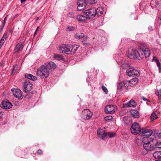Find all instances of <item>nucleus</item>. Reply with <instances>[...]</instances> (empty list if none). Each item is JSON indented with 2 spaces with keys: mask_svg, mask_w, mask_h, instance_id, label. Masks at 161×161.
Listing matches in <instances>:
<instances>
[{
  "mask_svg": "<svg viewBox=\"0 0 161 161\" xmlns=\"http://www.w3.org/2000/svg\"><path fill=\"white\" fill-rule=\"evenodd\" d=\"M79 47L77 45H62L58 47V50L60 53L66 54H74Z\"/></svg>",
  "mask_w": 161,
  "mask_h": 161,
  "instance_id": "1",
  "label": "nucleus"
},
{
  "mask_svg": "<svg viewBox=\"0 0 161 161\" xmlns=\"http://www.w3.org/2000/svg\"><path fill=\"white\" fill-rule=\"evenodd\" d=\"M50 70L44 64L38 68L36 71V75L42 79L47 78L50 74Z\"/></svg>",
  "mask_w": 161,
  "mask_h": 161,
  "instance_id": "2",
  "label": "nucleus"
},
{
  "mask_svg": "<svg viewBox=\"0 0 161 161\" xmlns=\"http://www.w3.org/2000/svg\"><path fill=\"white\" fill-rule=\"evenodd\" d=\"M140 52H138L135 48H130L126 53V56L130 58H137L140 59L139 58Z\"/></svg>",
  "mask_w": 161,
  "mask_h": 161,
  "instance_id": "3",
  "label": "nucleus"
},
{
  "mask_svg": "<svg viewBox=\"0 0 161 161\" xmlns=\"http://www.w3.org/2000/svg\"><path fill=\"white\" fill-rule=\"evenodd\" d=\"M142 130V129L137 123H134L132 124L130 128L131 132L134 135L141 134Z\"/></svg>",
  "mask_w": 161,
  "mask_h": 161,
  "instance_id": "4",
  "label": "nucleus"
},
{
  "mask_svg": "<svg viewBox=\"0 0 161 161\" xmlns=\"http://www.w3.org/2000/svg\"><path fill=\"white\" fill-rule=\"evenodd\" d=\"M126 75L130 77H133L139 75V72L132 66H129L126 70Z\"/></svg>",
  "mask_w": 161,
  "mask_h": 161,
  "instance_id": "5",
  "label": "nucleus"
},
{
  "mask_svg": "<svg viewBox=\"0 0 161 161\" xmlns=\"http://www.w3.org/2000/svg\"><path fill=\"white\" fill-rule=\"evenodd\" d=\"M96 8H92L84 11L86 16L90 19L93 18L96 15Z\"/></svg>",
  "mask_w": 161,
  "mask_h": 161,
  "instance_id": "6",
  "label": "nucleus"
},
{
  "mask_svg": "<svg viewBox=\"0 0 161 161\" xmlns=\"http://www.w3.org/2000/svg\"><path fill=\"white\" fill-rule=\"evenodd\" d=\"M33 85L29 80L25 81L23 83V91L26 92L30 91L32 88Z\"/></svg>",
  "mask_w": 161,
  "mask_h": 161,
  "instance_id": "7",
  "label": "nucleus"
},
{
  "mask_svg": "<svg viewBox=\"0 0 161 161\" xmlns=\"http://www.w3.org/2000/svg\"><path fill=\"white\" fill-rule=\"evenodd\" d=\"M11 91L13 92V94L15 97L18 98L22 99L23 97V92L21 90L18 88L12 89Z\"/></svg>",
  "mask_w": 161,
  "mask_h": 161,
  "instance_id": "8",
  "label": "nucleus"
},
{
  "mask_svg": "<svg viewBox=\"0 0 161 161\" xmlns=\"http://www.w3.org/2000/svg\"><path fill=\"white\" fill-rule=\"evenodd\" d=\"M116 106L114 105H107L105 108V111L107 114H111L115 112Z\"/></svg>",
  "mask_w": 161,
  "mask_h": 161,
  "instance_id": "9",
  "label": "nucleus"
},
{
  "mask_svg": "<svg viewBox=\"0 0 161 161\" xmlns=\"http://www.w3.org/2000/svg\"><path fill=\"white\" fill-rule=\"evenodd\" d=\"M82 114L84 119H89L92 115V112L88 109H84Z\"/></svg>",
  "mask_w": 161,
  "mask_h": 161,
  "instance_id": "10",
  "label": "nucleus"
},
{
  "mask_svg": "<svg viewBox=\"0 0 161 161\" xmlns=\"http://www.w3.org/2000/svg\"><path fill=\"white\" fill-rule=\"evenodd\" d=\"M1 107L4 109H8L12 107V105L8 101H4L1 103Z\"/></svg>",
  "mask_w": 161,
  "mask_h": 161,
  "instance_id": "11",
  "label": "nucleus"
},
{
  "mask_svg": "<svg viewBox=\"0 0 161 161\" xmlns=\"http://www.w3.org/2000/svg\"><path fill=\"white\" fill-rule=\"evenodd\" d=\"M153 133L152 130L150 129L142 128L141 130V134L144 137H148L151 136Z\"/></svg>",
  "mask_w": 161,
  "mask_h": 161,
  "instance_id": "12",
  "label": "nucleus"
},
{
  "mask_svg": "<svg viewBox=\"0 0 161 161\" xmlns=\"http://www.w3.org/2000/svg\"><path fill=\"white\" fill-rule=\"evenodd\" d=\"M77 4L78 5L77 9L79 10H81L85 8L86 3L85 0H79L77 2Z\"/></svg>",
  "mask_w": 161,
  "mask_h": 161,
  "instance_id": "13",
  "label": "nucleus"
},
{
  "mask_svg": "<svg viewBox=\"0 0 161 161\" xmlns=\"http://www.w3.org/2000/svg\"><path fill=\"white\" fill-rule=\"evenodd\" d=\"M150 55V52L149 49H146L145 51H143L142 52L140 53L139 58L140 59H142L144 56L145 58H147Z\"/></svg>",
  "mask_w": 161,
  "mask_h": 161,
  "instance_id": "14",
  "label": "nucleus"
},
{
  "mask_svg": "<svg viewBox=\"0 0 161 161\" xmlns=\"http://www.w3.org/2000/svg\"><path fill=\"white\" fill-rule=\"evenodd\" d=\"M143 148L147 152L152 151L155 148V147L152 143L143 144Z\"/></svg>",
  "mask_w": 161,
  "mask_h": 161,
  "instance_id": "15",
  "label": "nucleus"
},
{
  "mask_svg": "<svg viewBox=\"0 0 161 161\" xmlns=\"http://www.w3.org/2000/svg\"><path fill=\"white\" fill-rule=\"evenodd\" d=\"M97 135L99 137L102 139H105L106 136H107V133L101 129H99L97 131Z\"/></svg>",
  "mask_w": 161,
  "mask_h": 161,
  "instance_id": "16",
  "label": "nucleus"
},
{
  "mask_svg": "<svg viewBox=\"0 0 161 161\" xmlns=\"http://www.w3.org/2000/svg\"><path fill=\"white\" fill-rule=\"evenodd\" d=\"M138 81V79L137 78H135L131 79L130 80H126L125 83H128L127 87L128 86H133V85H136Z\"/></svg>",
  "mask_w": 161,
  "mask_h": 161,
  "instance_id": "17",
  "label": "nucleus"
},
{
  "mask_svg": "<svg viewBox=\"0 0 161 161\" xmlns=\"http://www.w3.org/2000/svg\"><path fill=\"white\" fill-rule=\"evenodd\" d=\"M154 141H156L155 139H152L147 137H144L142 140V142L143 144H151V142H154Z\"/></svg>",
  "mask_w": 161,
  "mask_h": 161,
  "instance_id": "18",
  "label": "nucleus"
},
{
  "mask_svg": "<svg viewBox=\"0 0 161 161\" xmlns=\"http://www.w3.org/2000/svg\"><path fill=\"white\" fill-rule=\"evenodd\" d=\"M87 16H85L81 15H78L76 17L78 21L85 23L87 22Z\"/></svg>",
  "mask_w": 161,
  "mask_h": 161,
  "instance_id": "19",
  "label": "nucleus"
},
{
  "mask_svg": "<svg viewBox=\"0 0 161 161\" xmlns=\"http://www.w3.org/2000/svg\"><path fill=\"white\" fill-rule=\"evenodd\" d=\"M136 105V103L133 100H130L129 102L124 104L125 107H135Z\"/></svg>",
  "mask_w": 161,
  "mask_h": 161,
  "instance_id": "20",
  "label": "nucleus"
},
{
  "mask_svg": "<svg viewBox=\"0 0 161 161\" xmlns=\"http://www.w3.org/2000/svg\"><path fill=\"white\" fill-rule=\"evenodd\" d=\"M9 36L8 33V32H5L0 41V49L5 42V41L8 37Z\"/></svg>",
  "mask_w": 161,
  "mask_h": 161,
  "instance_id": "21",
  "label": "nucleus"
},
{
  "mask_svg": "<svg viewBox=\"0 0 161 161\" xmlns=\"http://www.w3.org/2000/svg\"><path fill=\"white\" fill-rule=\"evenodd\" d=\"M45 64L47 65V67L50 70L51 69H54L56 67V65L53 62H51L49 63H46Z\"/></svg>",
  "mask_w": 161,
  "mask_h": 161,
  "instance_id": "22",
  "label": "nucleus"
},
{
  "mask_svg": "<svg viewBox=\"0 0 161 161\" xmlns=\"http://www.w3.org/2000/svg\"><path fill=\"white\" fill-rule=\"evenodd\" d=\"M23 45L21 42L19 43L16 46L15 49V52L20 53L23 49Z\"/></svg>",
  "mask_w": 161,
  "mask_h": 161,
  "instance_id": "23",
  "label": "nucleus"
},
{
  "mask_svg": "<svg viewBox=\"0 0 161 161\" xmlns=\"http://www.w3.org/2000/svg\"><path fill=\"white\" fill-rule=\"evenodd\" d=\"M103 12V8L101 7H99L97 8V9H96V15L99 16L102 15Z\"/></svg>",
  "mask_w": 161,
  "mask_h": 161,
  "instance_id": "24",
  "label": "nucleus"
},
{
  "mask_svg": "<svg viewBox=\"0 0 161 161\" xmlns=\"http://www.w3.org/2000/svg\"><path fill=\"white\" fill-rule=\"evenodd\" d=\"M126 80L123 82H120L118 84V89L120 90H121L123 88L124 86L126 87L127 86V84L126 83V82L125 83Z\"/></svg>",
  "mask_w": 161,
  "mask_h": 161,
  "instance_id": "25",
  "label": "nucleus"
},
{
  "mask_svg": "<svg viewBox=\"0 0 161 161\" xmlns=\"http://www.w3.org/2000/svg\"><path fill=\"white\" fill-rule=\"evenodd\" d=\"M153 155L156 159H160L161 158V151L155 152L153 153Z\"/></svg>",
  "mask_w": 161,
  "mask_h": 161,
  "instance_id": "26",
  "label": "nucleus"
},
{
  "mask_svg": "<svg viewBox=\"0 0 161 161\" xmlns=\"http://www.w3.org/2000/svg\"><path fill=\"white\" fill-rule=\"evenodd\" d=\"M131 114L135 118H138L139 117V114L138 111L136 110L131 111Z\"/></svg>",
  "mask_w": 161,
  "mask_h": 161,
  "instance_id": "27",
  "label": "nucleus"
},
{
  "mask_svg": "<svg viewBox=\"0 0 161 161\" xmlns=\"http://www.w3.org/2000/svg\"><path fill=\"white\" fill-rule=\"evenodd\" d=\"M139 47L141 51L139 52L140 53L142 52L146 49H148L147 46L145 43H142L139 45Z\"/></svg>",
  "mask_w": 161,
  "mask_h": 161,
  "instance_id": "28",
  "label": "nucleus"
},
{
  "mask_svg": "<svg viewBox=\"0 0 161 161\" xmlns=\"http://www.w3.org/2000/svg\"><path fill=\"white\" fill-rule=\"evenodd\" d=\"M75 37L78 39H80L84 36V34L81 33L80 34H76L74 35Z\"/></svg>",
  "mask_w": 161,
  "mask_h": 161,
  "instance_id": "29",
  "label": "nucleus"
},
{
  "mask_svg": "<svg viewBox=\"0 0 161 161\" xmlns=\"http://www.w3.org/2000/svg\"><path fill=\"white\" fill-rule=\"evenodd\" d=\"M151 120L153 121L158 118L157 114L155 113H153L150 116Z\"/></svg>",
  "mask_w": 161,
  "mask_h": 161,
  "instance_id": "30",
  "label": "nucleus"
},
{
  "mask_svg": "<svg viewBox=\"0 0 161 161\" xmlns=\"http://www.w3.org/2000/svg\"><path fill=\"white\" fill-rule=\"evenodd\" d=\"M154 142H156V143L154 145V146L155 147L161 148V142H160L154 141Z\"/></svg>",
  "mask_w": 161,
  "mask_h": 161,
  "instance_id": "31",
  "label": "nucleus"
},
{
  "mask_svg": "<svg viewBox=\"0 0 161 161\" xmlns=\"http://www.w3.org/2000/svg\"><path fill=\"white\" fill-rule=\"evenodd\" d=\"M67 16L68 17L72 18H74L75 16V14L72 12H70L68 13L67 14Z\"/></svg>",
  "mask_w": 161,
  "mask_h": 161,
  "instance_id": "32",
  "label": "nucleus"
},
{
  "mask_svg": "<svg viewBox=\"0 0 161 161\" xmlns=\"http://www.w3.org/2000/svg\"><path fill=\"white\" fill-rule=\"evenodd\" d=\"M155 94L158 96L159 98L161 96V89L155 92Z\"/></svg>",
  "mask_w": 161,
  "mask_h": 161,
  "instance_id": "33",
  "label": "nucleus"
},
{
  "mask_svg": "<svg viewBox=\"0 0 161 161\" xmlns=\"http://www.w3.org/2000/svg\"><path fill=\"white\" fill-rule=\"evenodd\" d=\"M102 88L104 92L106 94H108V91L107 89L104 85H103L102 87Z\"/></svg>",
  "mask_w": 161,
  "mask_h": 161,
  "instance_id": "34",
  "label": "nucleus"
},
{
  "mask_svg": "<svg viewBox=\"0 0 161 161\" xmlns=\"http://www.w3.org/2000/svg\"><path fill=\"white\" fill-rule=\"evenodd\" d=\"M112 117L111 115H108L104 117V119L105 121H108L112 119Z\"/></svg>",
  "mask_w": 161,
  "mask_h": 161,
  "instance_id": "35",
  "label": "nucleus"
},
{
  "mask_svg": "<svg viewBox=\"0 0 161 161\" xmlns=\"http://www.w3.org/2000/svg\"><path fill=\"white\" fill-rule=\"evenodd\" d=\"M54 58H57L58 59H61L63 58L61 55L58 54L54 55Z\"/></svg>",
  "mask_w": 161,
  "mask_h": 161,
  "instance_id": "36",
  "label": "nucleus"
},
{
  "mask_svg": "<svg viewBox=\"0 0 161 161\" xmlns=\"http://www.w3.org/2000/svg\"><path fill=\"white\" fill-rule=\"evenodd\" d=\"M115 135V133H113L112 132H108L107 133V136H108L109 137L111 138L114 137Z\"/></svg>",
  "mask_w": 161,
  "mask_h": 161,
  "instance_id": "37",
  "label": "nucleus"
},
{
  "mask_svg": "<svg viewBox=\"0 0 161 161\" xmlns=\"http://www.w3.org/2000/svg\"><path fill=\"white\" fill-rule=\"evenodd\" d=\"M32 76V75L31 74H25V77L29 79L30 80L31 76Z\"/></svg>",
  "mask_w": 161,
  "mask_h": 161,
  "instance_id": "38",
  "label": "nucleus"
},
{
  "mask_svg": "<svg viewBox=\"0 0 161 161\" xmlns=\"http://www.w3.org/2000/svg\"><path fill=\"white\" fill-rule=\"evenodd\" d=\"M74 27L72 26L68 27L67 28V29L69 31H73L74 30Z\"/></svg>",
  "mask_w": 161,
  "mask_h": 161,
  "instance_id": "39",
  "label": "nucleus"
},
{
  "mask_svg": "<svg viewBox=\"0 0 161 161\" xmlns=\"http://www.w3.org/2000/svg\"><path fill=\"white\" fill-rule=\"evenodd\" d=\"M156 62L157 64L158 68L160 70V69H161V68H160V63L158 60H157Z\"/></svg>",
  "mask_w": 161,
  "mask_h": 161,
  "instance_id": "40",
  "label": "nucleus"
},
{
  "mask_svg": "<svg viewBox=\"0 0 161 161\" xmlns=\"http://www.w3.org/2000/svg\"><path fill=\"white\" fill-rule=\"evenodd\" d=\"M82 43L84 45H87L88 44V42H87L86 40H84L82 41Z\"/></svg>",
  "mask_w": 161,
  "mask_h": 161,
  "instance_id": "41",
  "label": "nucleus"
},
{
  "mask_svg": "<svg viewBox=\"0 0 161 161\" xmlns=\"http://www.w3.org/2000/svg\"><path fill=\"white\" fill-rule=\"evenodd\" d=\"M18 68L17 65H15L14 66L13 68L12 69V72L14 71H15Z\"/></svg>",
  "mask_w": 161,
  "mask_h": 161,
  "instance_id": "42",
  "label": "nucleus"
},
{
  "mask_svg": "<svg viewBox=\"0 0 161 161\" xmlns=\"http://www.w3.org/2000/svg\"><path fill=\"white\" fill-rule=\"evenodd\" d=\"M37 79V78L36 76H34L32 75V76H31L30 80H35Z\"/></svg>",
  "mask_w": 161,
  "mask_h": 161,
  "instance_id": "43",
  "label": "nucleus"
},
{
  "mask_svg": "<svg viewBox=\"0 0 161 161\" xmlns=\"http://www.w3.org/2000/svg\"><path fill=\"white\" fill-rule=\"evenodd\" d=\"M4 26H5V25H4V23L2 24L1 26L0 27L1 28L0 29V31L1 32H2L3 30V28L4 27Z\"/></svg>",
  "mask_w": 161,
  "mask_h": 161,
  "instance_id": "44",
  "label": "nucleus"
},
{
  "mask_svg": "<svg viewBox=\"0 0 161 161\" xmlns=\"http://www.w3.org/2000/svg\"><path fill=\"white\" fill-rule=\"evenodd\" d=\"M37 153L39 154H41L42 153V150L39 149L37 151Z\"/></svg>",
  "mask_w": 161,
  "mask_h": 161,
  "instance_id": "45",
  "label": "nucleus"
},
{
  "mask_svg": "<svg viewBox=\"0 0 161 161\" xmlns=\"http://www.w3.org/2000/svg\"><path fill=\"white\" fill-rule=\"evenodd\" d=\"M148 29L150 31H152L153 30V27L151 26H149L148 28Z\"/></svg>",
  "mask_w": 161,
  "mask_h": 161,
  "instance_id": "46",
  "label": "nucleus"
},
{
  "mask_svg": "<svg viewBox=\"0 0 161 161\" xmlns=\"http://www.w3.org/2000/svg\"><path fill=\"white\" fill-rule=\"evenodd\" d=\"M142 99L144 100V101H147V100H148L145 97H142Z\"/></svg>",
  "mask_w": 161,
  "mask_h": 161,
  "instance_id": "47",
  "label": "nucleus"
},
{
  "mask_svg": "<svg viewBox=\"0 0 161 161\" xmlns=\"http://www.w3.org/2000/svg\"><path fill=\"white\" fill-rule=\"evenodd\" d=\"M4 114V112H0V114L1 115H3ZM1 117V116H0V117Z\"/></svg>",
  "mask_w": 161,
  "mask_h": 161,
  "instance_id": "48",
  "label": "nucleus"
},
{
  "mask_svg": "<svg viewBox=\"0 0 161 161\" xmlns=\"http://www.w3.org/2000/svg\"><path fill=\"white\" fill-rule=\"evenodd\" d=\"M26 0H21V3H23L24 2H25Z\"/></svg>",
  "mask_w": 161,
  "mask_h": 161,
  "instance_id": "49",
  "label": "nucleus"
},
{
  "mask_svg": "<svg viewBox=\"0 0 161 161\" xmlns=\"http://www.w3.org/2000/svg\"><path fill=\"white\" fill-rule=\"evenodd\" d=\"M39 27H37L36 30L35 31H36V32H37V31L39 29Z\"/></svg>",
  "mask_w": 161,
  "mask_h": 161,
  "instance_id": "50",
  "label": "nucleus"
},
{
  "mask_svg": "<svg viewBox=\"0 0 161 161\" xmlns=\"http://www.w3.org/2000/svg\"><path fill=\"white\" fill-rule=\"evenodd\" d=\"M36 31H35L34 32V34L33 36V37H34L35 36V35H36Z\"/></svg>",
  "mask_w": 161,
  "mask_h": 161,
  "instance_id": "51",
  "label": "nucleus"
},
{
  "mask_svg": "<svg viewBox=\"0 0 161 161\" xmlns=\"http://www.w3.org/2000/svg\"><path fill=\"white\" fill-rule=\"evenodd\" d=\"M5 23H6V21H4H4L3 22H2V24H4V25H5Z\"/></svg>",
  "mask_w": 161,
  "mask_h": 161,
  "instance_id": "52",
  "label": "nucleus"
},
{
  "mask_svg": "<svg viewBox=\"0 0 161 161\" xmlns=\"http://www.w3.org/2000/svg\"><path fill=\"white\" fill-rule=\"evenodd\" d=\"M6 17L4 18V20L5 21V20H6Z\"/></svg>",
  "mask_w": 161,
  "mask_h": 161,
  "instance_id": "53",
  "label": "nucleus"
},
{
  "mask_svg": "<svg viewBox=\"0 0 161 161\" xmlns=\"http://www.w3.org/2000/svg\"><path fill=\"white\" fill-rule=\"evenodd\" d=\"M31 94V93H29V94H28L29 95H30Z\"/></svg>",
  "mask_w": 161,
  "mask_h": 161,
  "instance_id": "54",
  "label": "nucleus"
}]
</instances>
